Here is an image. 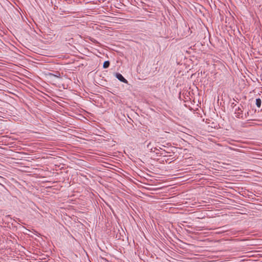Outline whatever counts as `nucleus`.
Wrapping results in <instances>:
<instances>
[{
  "instance_id": "obj_1",
  "label": "nucleus",
  "mask_w": 262,
  "mask_h": 262,
  "mask_svg": "<svg viewBox=\"0 0 262 262\" xmlns=\"http://www.w3.org/2000/svg\"><path fill=\"white\" fill-rule=\"evenodd\" d=\"M234 104V103L232 104V112H234V114L237 118H242L243 114V110L242 108H243V106L240 104L239 105H236V104Z\"/></svg>"
},
{
  "instance_id": "obj_2",
  "label": "nucleus",
  "mask_w": 262,
  "mask_h": 262,
  "mask_svg": "<svg viewBox=\"0 0 262 262\" xmlns=\"http://www.w3.org/2000/svg\"><path fill=\"white\" fill-rule=\"evenodd\" d=\"M116 77L120 81L127 83V80L124 78V77L120 73H116L115 75Z\"/></svg>"
},
{
  "instance_id": "obj_3",
  "label": "nucleus",
  "mask_w": 262,
  "mask_h": 262,
  "mask_svg": "<svg viewBox=\"0 0 262 262\" xmlns=\"http://www.w3.org/2000/svg\"><path fill=\"white\" fill-rule=\"evenodd\" d=\"M232 200L230 199V203H231L232 202ZM231 205V203H230V205ZM236 208L235 207H232L230 206V216H233L234 215L233 214H235V213H240V214H242L240 212H235V210Z\"/></svg>"
},
{
  "instance_id": "obj_4",
  "label": "nucleus",
  "mask_w": 262,
  "mask_h": 262,
  "mask_svg": "<svg viewBox=\"0 0 262 262\" xmlns=\"http://www.w3.org/2000/svg\"><path fill=\"white\" fill-rule=\"evenodd\" d=\"M261 100L260 98H257L256 99V105L258 107H260L261 106Z\"/></svg>"
},
{
  "instance_id": "obj_5",
  "label": "nucleus",
  "mask_w": 262,
  "mask_h": 262,
  "mask_svg": "<svg viewBox=\"0 0 262 262\" xmlns=\"http://www.w3.org/2000/svg\"><path fill=\"white\" fill-rule=\"evenodd\" d=\"M234 186L230 185V195H235V194H234V192H236V190H235L234 189Z\"/></svg>"
},
{
  "instance_id": "obj_6",
  "label": "nucleus",
  "mask_w": 262,
  "mask_h": 262,
  "mask_svg": "<svg viewBox=\"0 0 262 262\" xmlns=\"http://www.w3.org/2000/svg\"><path fill=\"white\" fill-rule=\"evenodd\" d=\"M110 66V62L108 61H106L103 63V67L104 69L107 68Z\"/></svg>"
},
{
  "instance_id": "obj_7",
  "label": "nucleus",
  "mask_w": 262,
  "mask_h": 262,
  "mask_svg": "<svg viewBox=\"0 0 262 262\" xmlns=\"http://www.w3.org/2000/svg\"><path fill=\"white\" fill-rule=\"evenodd\" d=\"M234 234H235V233H234L233 231H231V230L230 229V235H234Z\"/></svg>"
},
{
  "instance_id": "obj_8",
  "label": "nucleus",
  "mask_w": 262,
  "mask_h": 262,
  "mask_svg": "<svg viewBox=\"0 0 262 262\" xmlns=\"http://www.w3.org/2000/svg\"><path fill=\"white\" fill-rule=\"evenodd\" d=\"M231 170H232L230 169V176H233L232 174H231ZM232 170H233V171H234V169H233Z\"/></svg>"
},
{
  "instance_id": "obj_9",
  "label": "nucleus",
  "mask_w": 262,
  "mask_h": 262,
  "mask_svg": "<svg viewBox=\"0 0 262 262\" xmlns=\"http://www.w3.org/2000/svg\"><path fill=\"white\" fill-rule=\"evenodd\" d=\"M230 150H232V149L234 150V149L233 147H231V146L230 147Z\"/></svg>"
},
{
  "instance_id": "obj_10",
  "label": "nucleus",
  "mask_w": 262,
  "mask_h": 262,
  "mask_svg": "<svg viewBox=\"0 0 262 262\" xmlns=\"http://www.w3.org/2000/svg\"><path fill=\"white\" fill-rule=\"evenodd\" d=\"M235 239H232L231 237H230V241H235Z\"/></svg>"
}]
</instances>
